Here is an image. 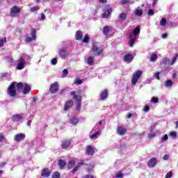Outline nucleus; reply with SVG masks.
<instances>
[{
  "label": "nucleus",
  "instance_id": "obj_1",
  "mask_svg": "<svg viewBox=\"0 0 178 178\" xmlns=\"http://www.w3.org/2000/svg\"><path fill=\"white\" fill-rule=\"evenodd\" d=\"M178 54H175L172 58L170 60V58H163L160 63V65L161 66L162 72L163 73H169V71L170 70V66H173L175 63H176V61L177 60Z\"/></svg>",
  "mask_w": 178,
  "mask_h": 178
},
{
  "label": "nucleus",
  "instance_id": "obj_2",
  "mask_svg": "<svg viewBox=\"0 0 178 178\" xmlns=\"http://www.w3.org/2000/svg\"><path fill=\"white\" fill-rule=\"evenodd\" d=\"M31 62V56L23 54L21 55L20 58L18 60V64L17 66V70H23L26 67V65H30Z\"/></svg>",
  "mask_w": 178,
  "mask_h": 178
},
{
  "label": "nucleus",
  "instance_id": "obj_3",
  "mask_svg": "<svg viewBox=\"0 0 178 178\" xmlns=\"http://www.w3.org/2000/svg\"><path fill=\"white\" fill-rule=\"evenodd\" d=\"M90 52H92L94 55H101L104 52L101 44L97 42H93L92 44V48Z\"/></svg>",
  "mask_w": 178,
  "mask_h": 178
},
{
  "label": "nucleus",
  "instance_id": "obj_4",
  "mask_svg": "<svg viewBox=\"0 0 178 178\" xmlns=\"http://www.w3.org/2000/svg\"><path fill=\"white\" fill-rule=\"evenodd\" d=\"M7 94L13 98L16 97V83L13 82L7 90Z\"/></svg>",
  "mask_w": 178,
  "mask_h": 178
},
{
  "label": "nucleus",
  "instance_id": "obj_5",
  "mask_svg": "<svg viewBox=\"0 0 178 178\" xmlns=\"http://www.w3.org/2000/svg\"><path fill=\"white\" fill-rule=\"evenodd\" d=\"M17 88H23V94H24L25 95L26 94H29V92L31 91V88L30 87V85L27 83H18L17 84Z\"/></svg>",
  "mask_w": 178,
  "mask_h": 178
},
{
  "label": "nucleus",
  "instance_id": "obj_6",
  "mask_svg": "<svg viewBox=\"0 0 178 178\" xmlns=\"http://www.w3.org/2000/svg\"><path fill=\"white\" fill-rule=\"evenodd\" d=\"M141 76H143V71L138 70L134 72L131 80V84L133 86H136V84H137V81H138V79H140Z\"/></svg>",
  "mask_w": 178,
  "mask_h": 178
},
{
  "label": "nucleus",
  "instance_id": "obj_7",
  "mask_svg": "<svg viewBox=\"0 0 178 178\" xmlns=\"http://www.w3.org/2000/svg\"><path fill=\"white\" fill-rule=\"evenodd\" d=\"M71 95L74 96V99L76 101V111H80L81 108V98H79V97H77L74 91L71 92Z\"/></svg>",
  "mask_w": 178,
  "mask_h": 178
},
{
  "label": "nucleus",
  "instance_id": "obj_8",
  "mask_svg": "<svg viewBox=\"0 0 178 178\" xmlns=\"http://www.w3.org/2000/svg\"><path fill=\"white\" fill-rule=\"evenodd\" d=\"M20 13V8L16 6H14L10 10V16H11V17H16V16H17L18 13Z\"/></svg>",
  "mask_w": 178,
  "mask_h": 178
},
{
  "label": "nucleus",
  "instance_id": "obj_9",
  "mask_svg": "<svg viewBox=\"0 0 178 178\" xmlns=\"http://www.w3.org/2000/svg\"><path fill=\"white\" fill-rule=\"evenodd\" d=\"M93 133V134L90 135L91 140H94V138H98L99 136L101 135V131L99 130V128H93L91 133Z\"/></svg>",
  "mask_w": 178,
  "mask_h": 178
},
{
  "label": "nucleus",
  "instance_id": "obj_10",
  "mask_svg": "<svg viewBox=\"0 0 178 178\" xmlns=\"http://www.w3.org/2000/svg\"><path fill=\"white\" fill-rule=\"evenodd\" d=\"M58 90H59V83L58 81L54 82L50 86V92L52 94H56L58 92Z\"/></svg>",
  "mask_w": 178,
  "mask_h": 178
},
{
  "label": "nucleus",
  "instance_id": "obj_11",
  "mask_svg": "<svg viewBox=\"0 0 178 178\" xmlns=\"http://www.w3.org/2000/svg\"><path fill=\"white\" fill-rule=\"evenodd\" d=\"M106 12L102 14V17L104 19H106L111 16V13H112V8H109L108 5L105 6Z\"/></svg>",
  "mask_w": 178,
  "mask_h": 178
},
{
  "label": "nucleus",
  "instance_id": "obj_12",
  "mask_svg": "<svg viewBox=\"0 0 178 178\" xmlns=\"http://www.w3.org/2000/svg\"><path fill=\"white\" fill-rule=\"evenodd\" d=\"M36 33H37V31L35 29H32V31L31 32V37H27L26 38V42H31L33 41V40H35V38H37V35H35Z\"/></svg>",
  "mask_w": 178,
  "mask_h": 178
},
{
  "label": "nucleus",
  "instance_id": "obj_13",
  "mask_svg": "<svg viewBox=\"0 0 178 178\" xmlns=\"http://www.w3.org/2000/svg\"><path fill=\"white\" fill-rule=\"evenodd\" d=\"M24 138H26V134H18L14 137L15 141H17V143L23 141Z\"/></svg>",
  "mask_w": 178,
  "mask_h": 178
},
{
  "label": "nucleus",
  "instance_id": "obj_14",
  "mask_svg": "<svg viewBox=\"0 0 178 178\" xmlns=\"http://www.w3.org/2000/svg\"><path fill=\"white\" fill-rule=\"evenodd\" d=\"M26 116V114H16L12 116V119L14 122H19L22 120Z\"/></svg>",
  "mask_w": 178,
  "mask_h": 178
},
{
  "label": "nucleus",
  "instance_id": "obj_15",
  "mask_svg": "<svg viewBox=\"0 0 178 178\" xmlns=\"http://www.w3.org/2000/svg\"><path fill=\"white\" fill-rule=\"evenodd\" d=\"M141 30V28L140 27V26H138L135 28V29L134 30L133 33H131L129 34V37L132 38V37H137V35H138L140 34V31Z\"/></svg>",
  "mask_w": 178,
  "mask_h": 178
},
{
  "label": "nucleus",
  "instance_id": "obj_16",
  "mask_svg": "<svg viewBox=\"0 0 178 178\" xmlns=\"http://www.w3.org/2000/svg\"><path fill=\"white\" fill-rule=\"evenodd\" d=\"M158 161L156 160V158L152 157L149 161L147 165L149 168H155V165H156Z\"/></svg>",
  "mask_w": 178,
  "mask_h": 178
},
{
  "label": "nucleus",
  "instance_id": "obj_17",
  "mask_svg": "<svg viewBox=\"0 0 178 178\" xmlns=\"http://www.w3.org/2000/svg\"><path fill=\"white\" fill-rule=\"evenodd\" d=\"M117 133L119 136H124L126 133H127V130L123 127H118L117 129Z\"/></svg>",
  "mask_w": 178,
  "mask_h": 178
},
{
  "label": "nucleus",
  "instance_id": "obj_18",
  "mask_svg": "<svg viewBox=\"0 0 178 178\" xmlns=\"http://www.w3.org/2000/svg\"><path fill=\"white\" fill-rule=\"evenodd\" d=\"M134 56H133V54H125L124 56V60L127 63H131V62L133 60Z\"/></svg>",
  "mask_w": 178,
  "mask_h": 178
},
{
  "label": "nucleus",
  "instance_id": "obj_19",
  "mask_svg": "<svg viewBox=\"0 0 178 178\" xmlns=\"http://www.w3.org/2000/svg\"><path fill=\"white\" fill-rule=\"evenodd\" d=\"M72 106H73V101H67L65 104L64 111H65V112L69 111Z\"/></svg>",
  "mask_w": 178,
  "mask_h": 178
},
{
  "label": "nucleus",
  "instance_id": "obj_20",
  "mask_svg": "<svg viewBox=\"0 0 178 178\" xmlns=\"http://www.w3.org/2000/svg\"><path fill=\"white\" fill-rule=\"evenodd\" d=\"M42 177H49L51 176V171L48 168L43 169L42 172Z\"/></svg>",
  "mask_w": 178,
  "mask_h": 178
},
{
  "label": "nucleus",
  "instance_id": "obj_21",
  "mask_svg": "<svg viewBox=\"0 0 178 178\" xmlns=\"http://www.w3.org/2000/svg\"><path fill=\"white\" fill-rule=\"evenodd\" d=\"M106 98H108V90H104L100 93V99L104 101V99H106Z\"/></svg>",
  "mask_w": 178,
  "mask_h": 178
},
{
  "label": "nucleus",
  "instance_id": "obj_22",
  "mask_svg": "<svg viewBox=\"0 0 178 178\" xmlns=\"http://www.w3.org/2000/svg\"><path fill=\"white\" fill-rule=\"evenodd\" d=\"M127 17V15H126V13H122L119 15L118 22L120 23H123V22H124V20H126Z\"/></svg>",
  "mask_w": 178,
  "mask_h": 178
},
{
  "label": "nucleus",
  "instance_id": "obj_23",
  "mask_svg": "<svg viewBox=\"0 0 178 178\" xmlns=\"http://www.w3.org/2000/svg\"><path fill=\"white\" fill-rule=\"evenodd\" d=\"M61 146L63 149H67L70 146V140H64L62 143Z\"/></svg>",
  "mask_w": 178,
  "mask_h": 178
},
{
  "label": "nucleus",
  "instance_id": "obj_24",
  "mask_svg": "<svg viewBox=\"0 0 178 178\" xmlns=\"http://www.w3.org/2000/svg\"><path fill=\"white\" fill-rule=\"evenodd\" d=\"M86 152L88 155H94V148H92V146L88 145L86 147Z\"/></svg>",
  "mask_w": 178,
  "mask_h": 178
},
{
  "label": "nucleus",
  "instance_id": "obj_25",
  "mask_svg": "<svg viewBox=\"0 0 178 178\" xmlns=\"http://www.w3.org/2000/svg\"><path fill=\"white\" fill-rule=\"evenodd\" d=\"M59 55L62 58H65V56H67V55H69V53L67 52V51L65 50L64 49H61L59 50Z\"/></svg>",
  "mask_w": 178,
  "mask_h": 178
},
{
  "label": "nucleus",
  "instance_id": "obj_26",
  "mask_svg": "<svg viewBox=\"0 0 178 178\" xmlns=\"http://www.w3.org/2000/svg\"><path fill=\"white\" fill-rule=\"evenodd\" d=\"M58 165L60 168V169H63V168H65V166H66V162H65V161L60 159L58 161Z\"/></svg>",
  "mask_w": 178,
  "mask_h": 178
},
{
  "label": "nucleus",
  "instance_id": "obj_27",
  "mask_svg": "<svg viewBox=\"0 0 178 178\" xmlns=\"http://www.w3.org/2000/svg\"><path fill=\"white\" fill-rule=\"evenodd\" d=\"M130 38V41H129V47H133L135 42H136V40H137V37H129Z\"/></svg>",
  "mask_w": 178,
  "mask_h": 178
},
{
  "label": "nucleus",
  "instance_id": "obj_28",
  "mask_svg": "<svg viewBox=\"0 0 178 178\" xmlns=\"http://www.w3.org/2000/svg\"><path fill=\"white\" fill-rule=\"evenodd\" d=\"M70 123L71 124H73V126H76V124H77V123H79V118H72L70 120Z\"/></svg>",
  "mask_w": 178,
  "mask_h": 178
},
{
  "label": "nucleus",
  "instance_id": "obj_29",
  "mask_svg": "<svg viewBox=\"0 0 178 178\" xmlns=\"http://www.w3.org/2000/svg\"><path fill=\"white\" fill-rule=\"evenodd\" d=\"M75 37H76V39L78 40H81V38H83V33L79 31H76Z\"/></svg>",
  "mask_w": 178,
  "mask_h": 178
},
{
  "label": "nucleus",
  "instance_id": "obj_30",
  "mask_svg": "<svg viewBox=\"0 0 178 178\" xmlns=\"http://www.w3.org/2000/svg\"><path fill=\"white\" fill-rule=\"evenodd\" d=\"M158 134V131H150V133L148 134L149 138H154Z\"/></svg>",
  "mask_w": 178,
  "mask_h": 178
},
{
  "label": "nucleus",
  "instance_id": "obj_31",
  "mask_svg": "<svg viewBox=\"0 0 178 178\" xmlns=\"http://www.w3.org/2000/svg\"><path fill=\"white\" fill-rule=\"evenodd\" d=\"M74 165H76V162H74V161H69V163H67V169H72L74 167Z\"/></svg>",
  "mask_w": 178,
  "mask_h": 178
},
{
  "label": "nucleus",
  "instance_id": "obj_32",
  "mask_svg": "<svg viewBox=\"0 0 178 178\" xmlns=\"http://www.w3.org/2000/svg\"><path fill=\"white\" fill-rule=\"evenodd\" d=\"M157 60H158V55H156V54H153L150 56L151 62H156Z\"/></svg>",
  "mask_w": 178,
  "mask_h": 178
},
{
  "label": "nucleus",
  "instance_id": "obj_33",
  "mask_svg": "<svg viewBox=\"0 0 178 178\" xmlns=\"http://www.w3.org/2000/svg\"><path fill=\"white\" fill-rule=\"evenodd\" d=\"M87 63H88V65H90V66L92 65L93 63H94V58H93V57H92V56L88 57Z\"/></svg>",
  "mask_w": 178,
  "mask_h": 178
},
{
  "label": "nucleus",
  "instance_id": "obj_34",
  "mask_svg": "<svg viewBox=\"0 0 178 178\" xmlns=\"http://www.w3.org/2000/svg\"><path fill=\"white\" fill-rule=\"evenodd\" d=\"M135 15H136V16H139V17L143 16V10L136 9V10H135Z\"/></svg>",
  "mask_w": 178,
  "mask_h": 178
},
{
  "label": "nucleus",
  "instance_id": "obj_35",
  "mask_svg": "<svg viewBox=\"0 0 178 178\" xmlns=\"http://www.w3.org/2000/svg\"><path fill=\"white\" fill-rule=\"evenodd\" d=\"M168 139H169V136H168V134H165L161 137V143H165V142L168 141Z\"/></svg>",
  "mask_w": 178,
  "mask_h": 178
},
{
  "label": "nucleus",
  "instance_id": "obj_36",
  "mask_svg": "<svg viewBox=\"0 0 178 178\" xmlns=\"http://www.w3.org/2000/svg\"><path fill=\"white\" fill-rule=\"evenodd\" d=\"M52 178H60V174L59 172H54L51 175Z\"/></svg>",
  "mask_w": 178,
  "mask_h": 178
},
{
  "label": "nucleus",
  "instance_id": "obj_37",
  "mask_svg": "<svg viewBox=\"0 0 178 178\" xmlns=\"http://www.w3.org/2000/svg\"><path fill=\"white\" fill-rule=\"evenodd\" d=\"M109 27L108 26H105L104 28V30H103V33L104 34V35H108V34H109Z\"/></svg>",
  "mask_w": 178,
  "mask_h": 178
},
{
  "label": "nucleus",
  "instance_id": "obj_38",
  "mask_svg": "<svg viewBox=\"0 0 178 178\" xmlns=\"http://www.w3.org/2000/svg\"><path fill=\"white\" fill-rule=\"evenodd\" d=\"M165 87H172L173 82L171 80H167L165 83Z\"/></svg>",
  "mask_w": 178,
  "mask_h": 178
},
{
  "label": "nucleus",
  "instance_id": "obj_39",
  "mask_svg": "<svg viewBox=\"0 0 178 178\" xmlns=\"http://www.w3.org/2000/svg\"><path fill=\"white\" fill-rule=\"evenodd\" d=\"M31 12L34 13V12H37V10H40V6H36L35 7H32L30 8Z\"/></svg>",
  "mask_w": 178,
  "mask_h": 178
},
{
  "label": "nucleus",
  "instance_id": "obj_40",
  "mask_svg": "<svg viewBox=\"0 0 178 178\" xmlns=\"http://www.w3.org/2000/svg\"><path fill=\"white\" fill-rule=\"evenodd\" d=\"M160 26H162L163 27H165L166 26V19L162 18L160 21Z\"/></svg>",
  "mask_w": 178,
  "mask_h": 178
},
{
  "label": "nucleus",
  "instance_id": "obj_41",
  "mask_svg": "<svg viewBox=\"0 0 178 178\" xmlns=\"http://www.w3.org/2000/svg\"><path fill=\"white\" fill-rule=\"evenodd\" d=\"M90 42V36L88 35H86L84 38L83 39V42H86V44Z\"/></svg>",
  "mask_w": 178,
  "mask_h": 178
},
{
  "label": "nucleus",
  "instance_id": "obj_42",
  "mask_svg": "<svg viewBox=\"0 0 178 178\" xmlns=\"http://www.w3.org/2000/svg\"><path fill=\"white\" fill-rule=\"evenodd\" d=\"M177 74H178V72L175 70L172 72V79L173 80H177Z\"/></svg>",
  "mask_w": 178,
  "mask_h": 178
},
{
  "label": "nucleus",
  "instance_id": "obj_43",
  "mask_svg": "<svg viewBox=\"0 0 178 178\" xmlns=\"http://www.w3.org/2000/svg\"><path fill=\"white\" fill-rule=\"evenodd\" d=\"M74 84H77V86H80V84H83V81L81 79H76L74 80Z\"/></svg>",
  "mask_w": 178,
  "mask_h": 178
},
{
  "label": "nucleus",
  "instance_id": "obj_44",
  "mask_svg": "<svg viewBox=\"0 0 178 178\" xmlns=\"http://www.w3.org/2000/svg\"><path fill=\"white\" fill-rule=\"evenodd\" d=\"M79 168H80V164H78L74 167V168L72 170V173L74 175V173H76L77 170H79Z\"/></svg>",
  "mask_w": 178,
  "mask_h": 178
},
{
  "label": "nucleus",
  "instance_id": "obj_45",
  "mask_svg": "<svg viewBox=\"0 0 178 178\" xmlns=\"http://www.w3.org/2000/svg\"><path fill=\"white\" fill-rule=\"evenodd\" d=\"M173 177V172L172 171L168 172L165 178H171Z\"/></svg>",
  "mask_w": 178,
  "mask_h": 178
},
{
  "label": "nucleus",
  "instance_id": "obj_46",
  "mask_svg": "<svg viewBox=\"0 0 178 178\" xmlns=\"http://www.w3.org/2000/svg\"><path fill=\"white\" fill-rule=\"evenodd\" d=\"M121 3H122V5H126L127 3L133 4V3H134V2H129V0H122Z\"/></svg>",
  "mask_w": 178,
  "mask_h": 178
},
{
  "label": "nucleus",
  "instance_id": "obj_47",
  "mask_svg": "<svg viewBox=\"0 0 178 178\" xmlns=\"http://www.w3.org/2000/svg\"><path fill=\"white\" fill-rule=\"evenodd\" d=\"M155 13L154 12V10H152V9H149L148 10H147V15H149V16H154V14Z\"/></svg>",
  "mask_w": 178,
  "mask_h": 178
},
{
  "label": "nucleus",
  "instance_id": "obj_48",
  "mask_svg": "<svg viewBox=\"0 0 178 178\" xmlns=\"http://www.w3.org/2000/svg\"><path fill=\"white\" fill-rule=\"evenodd\" d=\"M6 42V38H1L0 39V48L3 47V42Z\"/></svg>",
  "mask_w": 178,
  "mask_h": 178
},
{
  "label": "nucleus",
  "instance_id": "obj_49",
  "mask_svg": "<svg viewBox=\"0 0 178 178\" xmlns=\"http://www.w3.org/2000/svg\"><path fill=\"white\" fill-rule=\"evenodd\" d=\"M33 115L29 116V120L27 122V126H31V122L33 120Z\"/></svg>",
  "mask_w": 178,
  "mask_h": 178
},
{
  "label": "nucleus",
  "instance_id": "obj_50",
  "mask_svg": "<svg viewBox=\"0 0 178 178\" xmlns=\"http://www.w3.org/2000/svg\"><path fill=\"white\" fill-rule=\"evenodd\" d=\"M82 178H97V177L92 175H86L83 176Z\"/></svg>",
  "mask_w": 178,
  "mask_h": 178
},
{
  "label": "nucleus",
  "instance_id": "obj_51",
  "mask_svg": "<svg viewBox=\"0 0 178 178\" xmlns=\"http://www.w3.org/2000/svg\"><path fill=\"white\" fill-rule=\"evenodd\" d=\"M51 63L54 65H56L58 63V59L56 58L51 59Z\"/></svg>",
  "mask_w": 178,
  "mask_h": 178
},
{
  "label": "nucleus",
  "instance_id": "obj_52",
  "mask_svg": "<svg viewBox=\"0 0 178 178\" xmlns=\"http://www.w3.org/2000/svg\"><path fill=\"white\" fill-rule=\"evenodd\" d=\"M159 99L158 97H152L151 102H153L154 104H158Z\"/></svg>",
  "mask_w": 178,
  "mask_h": 178
},
{
  "label": "nucleus",
  "instance_id": "obj_53",
  "mask_svg": "<svg viewBox=\"0 0 178 178\" xmlns=\"http://www.w3.org/2000/svg\"><path fill=\"white\" fill-rule=\"evenodd\" d=\"M67 74H69V71H67V69H65L63 71V77H66Z\"/></svg>",
  "mask_w": 178,
  "mask_h": 178
},
{
  "label": "nucleus",
  "instance_id": "obj_54",
  "mask_svg": "<svg viewBox=\"0 0 178 178\" xmlns=\"http://www.w3.org/2000/svg\"><path fill=\"white\" fill-rule=\"evenodd\" d=\"M170 158V155H169V154H165L163 156V161H169Z\"/></svg>",
  "mask_w": 178,
  "mask_h": 178
},
{
  "label": "nucleus",
  "instance_id": "obj_55",
  "mask_svg": "<svg viewBox=\"0 0 178 178\" xmlns=\"http://www.w3.org/2000/svg\"><path fill=\"white\" fill-rule=\"evenodd\" d=\"M144 112H148L149 111V106L145 105V107L143 108Z\"/></svg>",
  "mask_w": 178,
  "mask_h": 178
},
{
  "label": "nucleus",
  "instance_id": "obj_56",
  "mask_svg": "<svg viewBox=\"0 0 178 178\" xmlns=\"http://www.w3.org/2000/svg\"><path fill=\"white\" fill-rule=\"evenodd\" d=\"M8 75H9V74H8V73L2 74L0 76V79H5V77H8Z\"/></svg>",
  "mask_w": 178,
  "mask_h": 178
},
{
  "label": "nucleus",
  "instance_id": "obj_57",
  "mask_svg": "<svg viewBox=\"0 0 178 178\" xmlns=\"http://www.w3.org/2000/svg\"><path fill=\"white\" fill-rule=\"evenodd\" d=\"M159 74H160V72H159L154 73V77H155V79H156L157 80H159Z\"/></svg>",
  "mask_w": 178,
  "mask_h": 178
},
{
  "label": "nucleus",
  "instance_id": "obj_58",
  "mask_svg": "<svg viewBox=\"0 0 178 178\" xmlns=\"http://www.w3.org/2000/svg\"><path fill=\"white\" fill-rule=\"evenodd\" d=\"M92 169H94V166L92 165L87 169V172H88L89 173H91V172H92Z\"/></svg>",
  "mask_w": 178,
  "mask_h": 178
},
{
  "label": "nucleus",
  "instance_id": "obj_59",
  "mask_svg": "<svg viewBox=\"0 0 178 178\" xmlns=\"http://www.w3.org/2000/svg\"><path fill=\"white\" fill-rule=\"evenodd\" d=\"M115 177L117 178H122L123 177V174L122 173H118L115 175Z\"/></svg>",
  "mask_w": 178,
  "mask_h": 178
},
{
  "label": "nucleus",
  "instance_id": "obj_60",
  "mask_svg": "<svg viewBox=\"0 0 178 178\" xmlns=\"http://www.w3.org/2000/svg\"><path fill=\"white\" fill-rule=\"evenodd\" d=\"M40 20H45V15L44 13L40 14Z\"/></svg>",
  "mask_w": 178,
  "mask_h": 178
},
{
  "label": "nucleus",
  "instance_id": "obj_61",
  "mask_svg": "<svg viewBox=\"0 0 178 178\" xmlns=\"http://www.w3.org/2000/svg\"><path fill=\"white\" fill-rule=\"evenodd\" d=\"M156 3H158V1L154 0L152 2V7L155 8V6H156Z\"/></svg>",
  "mask_w": 178,
  "mask_h": 178
},
{
  "label": "nucleus",
  "instance_id": "obj_62",
  "mask_svg": "<svg viewBox=\"0 0 178 178\" xmlns=\"http://www.w3.org/2000/svg\"><path fill=\"white\" fill-rule=\"evenodd\" d=\"M99 3H106L108 0H99Z\"/></svg>",
  "mask_w": 178,
  "mask_h": 178
},
{
  "label": "nucleus",
  "instance_id": "obj_63",
  "mask_svg": "<svg viewBox=\"0 0 178 178\" xmlns=\"http://www.w3.org/2000/svg\"><path fill=\"white\" fill-rule=\"evenodd\" d=\"M170 136H171V137H176L177 134H176V132H171Z\"/></svg>",
  "mask_w": 178,
  "mask_h": 178
},
{
  "label": "nucleus",
  "instance_id": "obj_64",
  "mask_svg": "<svg viewBox=\"0 0 178 178\" xmlns=\"http://www.w3.org/2000/svg\"><path fill=\"white\" fill-rule=\"evenodd\" d=\"M162 38H168V33H164L161 35Z\"/></svg>",
  "mask_w": 178,
  "mask_h": 178
}]
</instances>
